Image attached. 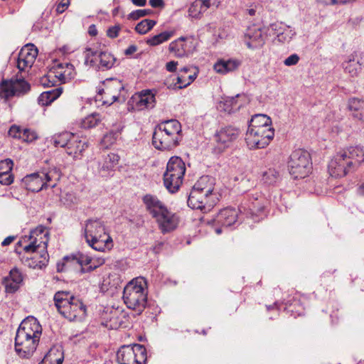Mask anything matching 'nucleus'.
Wrapping results in <instances>:
<instances>
[{"mask_svg": "<svg viewBox=\"0 0 364 364\" xmlns=\"http://www.w3.org/2000/svg\"><path fill=\"white\" fill-rule=\"evenodd\" d=\"M181 125L176 119L160 123L154 129L152 144L159 150H169L178 145L182 139Z\"/></svg>", "mask_w": 364, "mask_h": 364, "instance_id": "obj_1", "label": "nucleus"}, {"mask_svg": "<svg viewBox=\"0 0 364 364\" xmlns=\"http://www.w3.org/2000/svg\"><path fill=\"white\" fill-rule=\"evenodd\" d=\"M84 236L88 245L99 252L113 247V241L107 232L104 222L100 219H88L84 226Z\"/></svg>", "mask_w": 364, "mask_h": 364, "instance_id": "obj_2", "label": "nucleus"}, {"mask_svg": "<svg viewBox=\"0 0 364 364\" xmlns=\"http://www.w3.org/2000/svg\"><path fill=\"white\" fill-rule=\"evenodd\" d=\"M53 299L58 312L70 321L86 315V306L70 291H59L55 294Z\"/></svg>", "mask_w": 364, "mask_h": 364, "instance_id": "obj_3", "label": "nucleus"}, {"mask_svg": "<svg viewBox=\"0 0 364 364\" xmlns=\"http://www.w3.org/2000/svg\"><path fill=\"white\" fill-rule=\"evenodd\" d=\"M146 282L143 277H137L124 287L123 299L127 306L139 314L145 309L147 302Z\"/></svg>", "mask_w": 364, "mask_h": 364, "instance_id": "obj_4", "label": "nucleus"}, {"mask_svg": "<svg viewBox=\"0 0 364 364\" xmlns=\"http://www.w3.org/2000/svg\"><path fill=\"white\" fill-rule=\"evenodd\" d=\"M186 173L184 161L178 156H172L166 165V170L164 173V183L170 193L178 191Z\"/></svg>", "mask_w": 364, "mask_h": 364, "instance_id": "obj_5", "label": "nucleus"}, {"mask_svg": "<svg viewBox=\"0 0 364 364\" xmlns=\"http://www.w3.org/2000/svg\"><path fill=\"white\" fill-rule=\"evenodd\" d=\"M76 75L73 65L69 63L54 65L46 75L41 78V83L44 87H52L64 84L73 80Z\"/></svg>", "mask_w": 364, "mask_h": 364, "instance_id": "obj_6", "label": "nucleus"}, {"mask_svg": "<svg viewBox=\"0 0 364 364\" xmlns=\"http://www.w3.org/2000/svg\"><path fill=\"white\" fill-rule=\"evenodd\" d=\"M310 154L302 149L292 152L288 162V168L291 176L295 178H304L309 175L312 166Z\"/></svg>", "mask_w": 364, "mask_h": 364, "instance_id": "obj_7", "label": "nucleus"}, {"mask_svg": "<svg viewBox=\"0 0 364 364\" xmlns=\"http://www.w3.org/2000/svg\"><path fill=\"white\" fill-rule=\"evenodd\" d=\"M117 359L119 364H145L146 349L141 344L124 346L117 351Z\"/></svg>", "mask_w": 364, "mask_h": 364, "instance_id": "obj_8", "label": "nucleus"}, {"mask_svg": "<svg viewBox=\"0 0 364 364\" xmlns=\"http://www.w3.org/2000/svg\"><path fill=\"white\" fill-rule=\"evenodd\" d=\"M48 231L42 225L38 226L31 230L28 237H25L23 240H20L18 244L23 242H28V244L23 246L25 253L30 252L43 251L47 252V245L48 242Z\"/></svg>", "mask_w": 364, "mask_h": 364, "instance_id": "obj_9", "label": "nucleus"}, {"mask_svg": "<svg viewBox=\"0 0 364 364\" xmlns=\"http://www.w3.org/2000/svg\"><path fill=\"white\" fill-rule=\"evenodd\" d=\"M274 136V129H247L245 141L250 149L266 147Z\"/></svg>", "mask_w": 364, "mask_h": 364, "instance_id": "obj_10", "label": "nucleus"}, {"mask_svg": "<svg viewBox=\"0 0 364 364\" xmlns=\"http://www.w3.org/2000/svg\"><path fill=\"white\" fill-rule=\"evenodd\" d=\"M30 90V85L21 78L1 80V98L6 102L14 97H18Z\"/></svg>", "mask_w": 364, "mask_h": 364, "instance_id": "obj_11", "label": "nucleus"}, {"mask_svg": "<svg viewBox=\"0 0 364 364\" xmlns=\"http://www.w3.org/2000/svg\"><path fill=\"white\" fill-rule=\"evenodd\" d=\"M218 200L217 196H208L196 190H191L187 203L188 205L203 213H208L212 210Z\"/></svg>", "mask_w": 364, "mask_h": 364, "instance_id": "obj_12", "label": "nucleus"}, {"mask_svg": "<svg viewBox=\"0 0 364 364\" xmlns=\"http://www.w3.org/2000/svg\"><path fill=\"white\" fill-rule=\"evenodd\" d=\"M352 164V161H348L346 154L340 151L329 161L328 166V172L333 177H343L349 172L355 170Z\"/></svg>", "mask_w": 364, "mask_h": 364, "instance_id": "obj_13", "label": "nucleus"}, {"mask_svg": "<svg viewBox=\"0 0 364 364\" xmlns=\"http://www.w3.org/2000/svg\"><path fill=\"white\" fill-rule=\"evenodd\" d=\"M39 339L18 333L15 337V351L22 358H31L36 351Z\"/></svg>", "mask_w": 364, "mask_h": 364, "instance_id": "obj_14", "label": "nucleus"}, {"mask_svg": "<svg viewBox=\"0 0 364 364\" xmlns=\"http://www.w3.org/2000/svg\"><path fill=\"white\" fill-rule=\"evenodd\" d=\"M154 219L163 234L173 231L179 223L178 216L169 210L167 207L157 214Z\"/></svg>", "mask_w": 364, "mask_h": 364, "instance_id": "obj_15", "label": "nucleus"}, {"mask_svg": "<svg viewBox=\"0 0 364 364\" xmlns=\"http://www.w3.org/2000/svg\"><path fill=\"white\" fill-rule=\"evenodd\" d=\"M104 85L105 88L100 90L98 94L105 95V102L112 104L118 100L120 92L124 90L123 83L117 79H110L107 80Z\"/></svg>", "mask_w": 364, "mask_h": 364, "instance_id": "obj_16", "label": "nucleus"}, {"mask_svg": "<svg viewBox=\"0 0 364 364\" xmlns=\"http://www.w3.org/2000/svg\"><path fill=\"white\" fill-rule=\"evenodd\" d=\"M239 135V130L232 126L220 129L215 134V140L218 144V149L223 150L228 147Z\"/></svg>", "mask_w": 364, "mask_h": 364, "instance_id": "obj_17", "label": "nucleus"}, {"mask_svg": "<svg viewBox=\"0 0 364 364\" xmlns=\"http://www.w3.org/2000/svg\"><path fill=\"white\" fill-rule=\"evenodd\" d=\"M16 332L32 336L40 340L42 327L39 321L33 316H28L22 321Z\"/></svg>", "mask_w": 364, "mask_h": 364, "instance_id": "obj_18", "label": "nucleus"}, {"mask_svg": "<svg viewBox=\"0 0 364 364\" xmlns=\"http://www.w3.org/2000/svg\"><path fill=\"white\" fill-rule=\"evenodd\" d=\"M132 105L138 109H151L156 105L155 93L152 90H142L140 93L132 97Z\"/></svg>", "mask_w": 364, "mask_h": 364, "instance_id": "obj_19", "label": "nucleus"}, {"mask_svg": "<svg viewBox=\"0 0 364 364\" xmlns=\"http://www.w3.org/2000/svg\"><path fill=\"white\" fill-rule=\"evenodd\" d=\"M264 206L261 200L258 198H252L245 200L241 203L239 207V211L245 214L247 217L257 220V218L262 215L264 213Z\"/></svg>", "mask_w": 364, "mask_h": 364, "instance_id": "obj_20", "label": "nucleus"}, {"mask_svg": "<svg viewBox=\"0 0 364 364\" xmlns=\"http://www.w3.org/2000/svg\"><path fill=\"white\" fill-rule=\"evenodd\" d=\"M23 277L20 270L14 267L9 272L8 276L5 277L2 282L5 288V293L12 294L16 292L23 283Z\"/></svg>", "mask_w": 364, "mask_h": 364, "instance_id": "obj_21", "label": "nucleus"}, {"mask_svg": "<svg viewBox=\"0 0 364 364\" xmlns=\"http://www.w3.org/2000/svg\"><path fill=\"white\" fill-rule=\"evenodd\" d=\"M346 110L355 121L364 124V100L359 97H350L346 103Z\"/></svg>", "mask_w": 364, "mask_h": 364, "instance_id": "obj_22", "label": "nucleus"}, {"mask_svg": "<svg viewBox=\"0 0 364 364\" xmlns=\"http://www.w3.org/2000/svg\"><path fill=\"white\" fill-rule=\"evenodd\" d=\"M38 54L37 47H21L17 61V68L19 70L23 71L26 68L31 67Z\"/></svg>", "mask_w": 364, "mask_h": 364, "instance_id": "obj_23", "label": "nucleus"}, {"mask_svg": "<svg viewBox=\"0 0 364 364\" xmlns=\"http://www.w3.org/2000/svg\"><path fill=\"white\" fill-rule=\"evenodd\" d=\"M238 218V211L232 208H225L219 211L214 218L216 225L228 228L234 225Z\"/></svg>", "mask_w": 364, "mask_h": 364, "instance_id": "obj_24", "label": "nucleus"}, {"mask_svg": "<svg viewBox=\"0 0 364 364\" xmlns=\"http://www.w3.org/2000/svg\"><path fill=\"white\" fill-rule=\"evenodd\" d=\"M31 256L23 257V263L25 265L33 269H41L46 267L48 262V254L47 252L35 251L30 252Z\"/></svg>", "mask_w": 364, "mask_h": 364, "instance_id": "obj_25", "label": "nucleus"}, {"mask_svg": "<svg viewBox=\"0 0 364 364\" xmlns=\"http://www.w3.org/2000/svg\"><path fill=\"white\" fill-rule=\"evenodd\" d=\"M342 67L346 74L350 77H358L363 70L362 63L355 53L350 54L345 58Z\"/></svg>", "mask_w": 364, "mask_h": 364, "instance_id": "obj_26", "label": "nucleus"}, {"mask_svg": "<svg viewBox=\"0 0 364 364\" xmlns=\"http://www.w3.org/2000/svg\"><path fill=\"white\" fill-rule=\"evenodd\" d=\"M141 200L146 210L152 218L166 207V205L154 195L146 194L142 197Z\"/></svg>", "mask_w": 364, "mask_h": 364, "instance_id": "obj_27", "label": "nucleus"}, {"mask_svg": "<svg viewBox=\"0 0 364 364\" xmlns=\"http://www.w3.org/2000/svg\"><path fill=\"white\" fill-rule=\"evenodd\" d=\"M45 184L38 172L27 175L21 181V186L32 192H38L44 189Z\"/></svg>", "mask_w": 364, "mask_h": 364, "instance_id": "obj_28", "label": "nucleus"}, {"mask_svg": "<svg viewBox=\"0 0 364 364\" xmlns=\"http://www.w3.org/2000/svg\"><path fill=\"white\" fill-rule=\"evenodd\" d=\"M88 147L87 142L85 140L78 139V136L73 134L66 149L68 155L73 157L74 159H80L83 151Z\"/></svg>", "mask_w": 364, "mask_h": 364, "instance_id": "obj_29", "label": "nucleus"}, {"mask_svg": "<svg viewBox=\"0 0 364 364\" xmlns=\"http://www.w3.org/2000/svg\"><path fill=\"white\" fill-rule=\"evenodd\" d=\"M341 151L346 154L348 161H352V166L355 170L364 161V149L361 146H351Z\"/></svg>", "mask_w": 364, "mask_h": 364, "instance_id": "obj_30", "label": "nucleus"}, {"mask_svg": "<svg viewBox=\"0 0 364 364\" xmlns=\"http://www.w3.org/2000/svg\"><path fill=\"white\" fill-rule=\"evenodd\" d=\"M215 179L209 176H201L194 184L192 190L204 193L208 196H217L214 192Z\"/></svg>", "mask_w": 364, "mask_h": 364, "instance_id": "obj_31", "label": "nucleus"}, {"mask_svg": "<svg viewBox=\"0 0 364 364\" xmlns=\"http://www.w3.org/2000/svg\"><path fill=\"white\" fill-rule=\"evenodd\" d=\"M301 296L296 293L291 298L287 299L284 309L294 317L304 314V308L301 302Z\"/></svg>", "mask_w": 364, "mask_h": 364, "instance_id": "obj_32", "label": "nucleus"}, {"mask_svg": "<svg viewBox=\"0 0 364 364\" xmlns=\"http://www.w3.org/2000/svg\"><path fill=\"white\" fill-rule=\"evenodd\" d=\"M183 71L184 75L181 74L178 76L171 75L170 76V77L167 78L165 80V85L167 86L168 88L182 89L189 85L193 81V78L187 80V76L186 75L188 71V69L184 68Z\"/></svg>", "mask_w": 364, "mask_h": 364, "instance_id": "obj_33", "label": "nucleus"}, {"mask_svg": "<svg viewBox=\"0 0 364 364\" xmlns=\"http://www.w3.org/2000/svg\"><path fill=\"white\" fill-rule=\"evenodd\" d=\"M241 61L237 59H220L214 65V69L218 73L226 74L237 69Z\"/></svg>", "mask_w": 364, "mask_h": 364, "instance_id": "obj_34", "label": "nucleus"}, {"mask_svg": "<svg viewBox=\"0 0 364 364\" xmlns=\"http://www.w3.org/2000/svg\"><path fill=\"white\" fill-rule=\"evenodd\" d=\"M245 42L246 46H262L264 44L261 29L255 26L249 27L245 34Z\"/></svg>", "mask_w": 364, "mask_h": 364, "instance_id": "obj_35", "label": "nucleus"}, {"mask_svg": "<svg viewBox=\"0 0 364 364\" xmlns=\"http://www.w3.org/2000/svg\"><path fill=\"white\" fill-rule=\"evenodd\" d=\"M102 50L98 47H87L84 51L85 64L87 66L98 68Z\"/></svg>", "mask_w": 364, "mask_h": 364, "instance_id": "obj_36", "label": "nucleus"}, {"mask_svg": "<svg viewBox=\"0 0 364 364\" xmlns=\"http://www.w3.org/2000/svg\"><path fill=\"white\" fill-rule=\"evenodd\" d=\"M248 128L262 130L273 129L271 118L263 114H255L250 122Z\"/></svg>", "mask_w": 364, "mask_h": 364, "instance_id": "obj_37", "label": "nucleus"}, {"mask_svg": "<svg viewBox=\"0 0 364 364\" xmlns=\"http://www.w3.org/2000/svg\"><path fill=\"white\" fill-rule=\"evenodd\" d=\"M121 135V129L117 128L105 134L101 139V146L104 149H109L114 145Z\"/></svg>", "mask_w": 364, "mask_h": 364, "instance_id": "obj_38", "label": "nucleus"}, {"mask_svg": "<svg viewBox=\"0 0 364 364\" xmlns=\"http://www.w3.org/2000/svg\"><path fill=\"white\" fill-rule=\"evenodd\" d=\"M119 161V156L114 153H109L105 156L103 161L100 164V171H109L114 168Z\"/></svg>", "mask_w": 364, "mask_h": 364, "instance_id": "obj_39", "label": "nucleus"}, {"mask_svg": "<svg viewBox=\"0 0 364 364\" xmlns=\"http://www.w3.org/2000/svg\"><path fill=\"white\" fill-rule=\"evenodd\" d=\"M62 93L61 88L53 89L47 92H43L38 97V102L42 105H48L56 100Z\"/></svg>", "mask_w": 364, "mask_h": 364, "instance_id": "obj_40", "label": "nucleus"}, {"mask_svg": "<svg viewBox=\"0 0 364 364\" xmlns=\"http://www.w3.org/2000/svg\"><path fill=\"white\" fill-rule=\"evenodd\" d=\"M73 134L69 132H64L55 134L52 136L51 141L55 146L68 147L70 139L73 137Z\"/></svg>", "mask_w": 364, "mask_h": 364, "instance_id": "obj_41", "label": "nucleus"}, {"mask_svg": "<svg viewBox=\"0 0 364 364\" xmlns=\"http://www.w3.org/2000/svg\"><path fill=\"white\" fill-rule=\"evenodd\" d=\"M63 357L56 348H50L43 359L44 364H62Z\"/></svg>", "mask_w": 364, "mask_h": 364, "instance_id": "obj_42", "label": "nucleus"}, {"mask_svg": "<svg viewBox=\"0 0 364 364\" xmlns=\"http://www.w3.org/2000/svg\"><path fill=\"white\" fill-rule=\"evenodd\" d=\"M99 69L108 70L112 68L116 63V58L111 53L106 51H102L101 56L99 58Z\"/></svg>", "mask_w": 364, "mask_h": 364, "instance_id": "obj_43", "label": "nucleus"}, {"mask_svg": "<svg viewBox=\"0 0 364 364\" xmlns=\"http://www.w3.org/2000/svg\"><path fill=\"white\" fill-rule=\"evenodd\" d=\"M101 121L100 115L93 113L81 119L80 127L82 129H92L97 126Z\"/></svg>", "mask_w": 364, "mask_h": 364, "instance_id": "obj_44", "label": "nucleus"}, {"mask_svg": "<svg viewBox=\"0 0 364 364\" xmlns=\"http://www.w3.org/2000/svg\"><path fill=\"white\" fill-rule=\"evenodd\" d=\"M40 174L43 179V183H46L44 189L48 188H54L56 186L57 181L59 178V175L58 174L57 171L53 170L49 171L47 173L41 172Z\"/></svg>", "mask_w": 364, "mask_h": 364, "instance_id": "obj_45", "label": "nucleus"}, {"mask_svg": "<svg viewBox=\"0 0 364 364\" xmlns=\"http://www.w3.org/2000/svg\"><path fill=\"white\" fill-rule=\"evenodd\" d=\"M173 34V31H164L148 39L146 42L149 46H158L170 39Z\"/></svg>", "mask_w": 364, "mask_h": 364, "instance_id": "obj_46", "label": "nucleus"}, {"mask_svg": "<svg viewBox=\"0 0 364 364\" xmlns=\"http://www.w3.org/2000/svg\"><path fill=\"white\" fill-rule=\"evenodd\" d=\"M156 21L151 19L141 21L135 27V31L140 34H145L149 32L155 25Z\"/></svg>", "mask_w": 364, "mask_h": 364, "instance_id": "obj_47", "label": "nucleus"}, {"mask_svg": "<svg viewBox=\"0 0 364 364\" xmlns=\"http://www.w3.org/2000/svg\"><path fill=\"white\" fill-rule=\"evenodd\" d=\"M200 0H196L192 3L188 9L189 15L193 18H199L200 16L206 11Z\"/></svg>", "mask_w": 364, "mask_h": 364, "instance_id": "obj_48", "label": "nucleus"}, {"mask_svg": "<svg viewBox=\"0 0 364 364\" xmlns=\"http://www.w3.org/2000/svg\"><path fill=\"white\" fill-rule=\"evenodd\" d=\"M154 14V11L149 9H138L131 12L128 15V18L132 20H138L139 18L146 16H151Z\"/></svg>", "mask_w": 364, "mask_h": 364, "instance_id": "obj_49", "label": "nucleus"}, {"mask_svg": "<svg viewBox=\"0 0 364 364\" xmlns=\"http://www.w3.org/2000/svg\"><path fill=\"white\" fill-rule=\"evenodd\" d=\"M278 176V173L274 169H269L263 173L262 180L264 183L271 185L277 181Z\"/></svg>", "mask_w": 364, "mask_h": 364, "instance_id": "obj_50", "label": "nucleus"}, {"mask_svg": "<svg viewBox=\"0 0 364 364\" xmlns=\"http://www.w3.org/2000/svg\"><path fill=\"white\" fill-rule=\"evenodd\" d=\"M91 264L88 266L87 268L82 267L81 269L82 272H90L97 267L102 266L105 263V259L102 257H91Z\"/></svg>", "mask_w": 364, "mask_h": 364, "instance_id": "obj_51", "label": "nucleus"}, {"mask_svg": "<svg viewBox=\"0 0 364 364\" xmlns=\"http://www.w3.org/2000/svg\"><path fill=\"white\" fill-rule=\"evenodd\" d=\"M169 50L178 58L189 57L193 53V50H186L184 47H170Z\"/></svg>", "mask_w": 364, "mask_h": 364, "instance_id": "obj_52", "label": "nucleus"}, {"mask_svg": "<svg viewBox=\"0 0 364 364\" xmlns=\"http://www.w3.org/2000/svg\"><path fill=\"white\" fill-rule=\"evenodd\" d=\"M21 137L24 141L32 142L38 138V136L35 131L30 129H25L22 131Z\"/></svg>", "mask_w": 364, "mask_h": 364, "instance_id": "obj_53", "label": "nucleus"}, {"mask_svg": "<svg viewBox=\"0 0 364 364\" xmlns=\"http://www.w3.org/2000/svg\"><path fill=\"white\" fill-rule=\"evenodd\" d=\"M75 258L77 260V262L81 266V269L82 267L87 268L91 264V257L87 255L78 254L75 257Z\"/></svg>", "mask_w": 364, "mask_h": 364, "instance_id": "obj_54", "label": "nucleus"}, {"mask_svg": "<svg viewBox=\"0 0 364 364\" xmlns=\"http://www.w3.org/2000/svg\"><path fill=\"white\" fill-rule=\"evenodd\" d=\"M13 166L14 163L11 159H6L1 160V178L4 176H7V174L11 171Z\"/></svg>", "mask_w": 364, "mask_h": 364, "instance_id": "obj_55", "label": "nucleus"}, {"mask_svg": "<svg viewBox=\"0 0 364 364\" xmlns=\"http://www.w3.org/2000/svg\"><path fill=\"white\" fill-rule=\"evenodd\" d=\"M120 30H121V26L119 25H115V26H111V27L108 28L107 30V36L109 38H114L118 36Z\"/></svg>", "mask_w": 364, "mask_h": 364, "instance_id": "obj_56", "label": "nucleus"}, {"mask_svg": "<svg viewBox=\"0 0 364 364\" xmlns=\"http://www.w3.org/2000/svg\"><path fill=\"white\" fill-rule=\"evenodd\" d=\"M299 56L294 53L286 58L284 61V64L287 66L295 65L299 63Z\"/></svg>", "mask_w": 364, "mask_h": 364, "instance_id": "obj_57", "label": "nucleus"}, {"mask_svg": "<svg viewBox=\"0 0 364 364\" xmlns=\"http://www.w3.org/2000/svg\"><path fill=\"white\" fill-rule=\"evenodd\" d=\"M203 6V9L206 11L211 6L218 7L221 0H200Z\"/></svg>", "mask_w": 364, "mask_h": 364, "instance_id": "obj_58", "label": "nucleus"}, {"mask_svg": "<svg viewBox=\"0 0 364 364\" xmlns=\"http://www.w3.org/2000/svg\"><path fill=\"white\" fill-rule=\"evenodd\" d=\"M22 131L20 128L16 125H13L10 127L8 134L14 138L21 139V135L22 134Z\"/></svg>", "mask_w": 364, "mask_h": 364, "instance_id": "obj_59", "label": "nucleus"}, {"mask_svg": "<svg viewBox=\"0 0 364 364\" xmlns=\"http://www.w3.org/2000/svg\"><path fill=\"white\" fill-rule=\"evenodd\" d=\"M290 38H291L290 36H289L285 33L282 32V33L277 34V37L274 40V43L277 44L278 43H289V41Z\"/></svg>", "mask_w": 364, "mask_h": 364, "instance_id": "obj_60", "label": "nucleus"}, {"mask_svg": "<svg viewBox=\"0 0 364 364\" xmlns=\"http://www.w3.org/2000/svg\"><path fill=\"white\" fill-rule=\"evenodd\" d=\"M70 4L69 0H63L60 4H58L56 6L55 11L57 14L63 13L68 7Z\"/></svg>", "mask_w": 364, "mask_h": 364, "instance_id": "obj_61", "label": "nucleus"}, {"mask_svg": "<svg viewBox=\"0 0 364 364\" xmlns=\"http://www.w3.org/2000/svg\"><path fill=\"white\" fill-rule=\"evenodd\" d=\"M194 38L193 36H181L180 38H178L177 40L173 41L170 46H177V43H181V42H187L190 44H193V41H194Z\"/></svg>", "mask_w": 364, "mask_h": 364, "instance_id": "obj_62", "label": "nucleus"}, {"mask_svg": "<svg viewBox=\"0 0 364 364\" xmlns=\"http://www.w3.org/2000/svg\"><path fill=\"white\" fill-rule=\"evenodd\" d=\"M14 175L12 173H9L7 176H4L1 178V185H10L14 182Z\"/></svg>", "mask_w": 364, "mask_h": 364, "instance_id": "obj_63", "label": "nucleus"}, {"mask_svg": "<svg viewBox=\"0 0 364 364\" xmlns=\"http://www.w3.org/2000/svg\"><path fill=\"white\" fill-rule=\"evenodd\" d=\"M149 4L153 8L163 9L165 6L164 0H149Z\"/></svg>", "mask_w": 364, "mask_h": 364, "instance_id": "obj_64", "label": "nucleus"}]
</instances>
